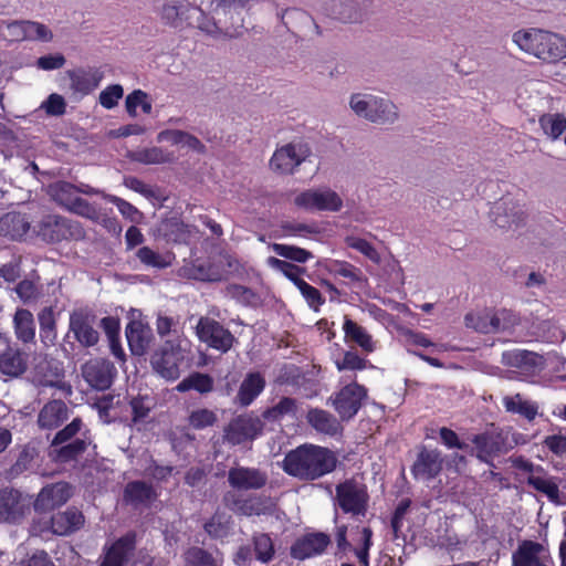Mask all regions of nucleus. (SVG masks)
Returning a JSON list of instances; mask_svg holds the SVG:
<instances>
[{
	"mask_svg": "<svg viewBox=\"0 0 566 566\" xmlns=\"http://www.w3.org/2000/svg\"><path fill=\"white\" fill-rule=\"evenodd\" d=\"M337 464L338 458L333 450L305 443L285 454L282 468L301 481H315L334 472Z\"/></svg>",
	"mask_w": 566,
	"mask_h": 566,
	"instance_id": "1",
	"label": "nucleus"
},
{
	"mask_svg": "<svg viewBox=\"0 0 566 566\" xmlns=\"http://www.w3.org/2000/svg\"><path fill=\"white\" fill-rule=\"evenodd\" d=\"M513 41L524 52L548 63L566 57V39L542 29L517 31Z\"/></svg>",
	"mask_w": 566,
	"mask_h": 566,
	"instance_id": "2",
	"label": "nucleus"
},
{
	"mask_svg": "<svg viewBox=\"0 0 566 566\" xmlns=\"http://www.w3.org/2000/svg\"><path fill=\"white\" fill-rule=\"evenodd\" d=\"M338 507L345 514L365 516L369 507V493L365 483L355 478L346 479L335 488Z\"/></svg>",
	"mask_w": 566,
	"mask_h": 566,
	"instance_id": "3",
	"label": "nucleus"
},
{
	"mask_svg": "<svg viewBox=\"0 0 566 566\" xmlns=\"http://www.w3.org/2000/svg\"><path fill=\"white\" fill-rule=\"evenodd\" d=\"M36 233L46 243L81 240L85 235L80 222L56 214L43 217L38 224Z\"/></svg>",
	"mask_w": 566,
	"mask_h": 566,
	"instance_id": "4",
	"label": "nucleus"
},
{
	"mask_svg": "<svg viewBox=\"0 0 566 566\" xmlns=\"http://www.w3.org/2000/svg\"><path fill=\"white\" fill-rule=\"evenodd\" d=\"M350 107L358 116L378 124L392 123L398 116L394 103L374 95L354 94Z\"/></svg>",
	"mask_w": 566,
	"mask_h": 566,
	"instance_id": "5",
	"label": "nucleus"
},
{
	"mask_svg": "<svg viewBox=\"0 0 566 566\" xmlns=\"http://www.w3.org/2000/svg\"><path fill=\"white\" fill-rule=\"evenodd\" d=\"M368 397L367 388L353 381L329 397L333 408L343 421L353 419L360 408L364 400Z\"/></svg>",
	"mask_w": 566,
	"mask_h": 566,
	"instance_id": "6",
	"label": "nucleus"
},
{
	"mask_svg": "<svg viewBox=\"0 0 566 566\" xmlns=\"http://www.w3.org/2000/svg\"><path fill=\"white\" fill-rule=\"evenodd\" d=\"M470 440L473 447L469 446L467 452L491 467L495 457L507 451L506 438L502 432L484 431L473 434Z\"/></svg>",
	"mask_w": 566,
	"mask_h": 566,
	"instance_id": "7",
	"label": "nucleus"
},
{
	"mask_svg": "<svg viewBox=\"0 0 566 566\" xmlns=\"http://www.w3.org/2000/svg\"><path fill=\"white\" fill-rule=\"evenodd\" d=\"M294 203L307 211L337 212L343 208V199L329 188L302 191L295 197Z\"/></svg>",
	"mask_w": 566,
	"mask_h": 566,
	"instance_id": "8",
	"label": "nucleus"
},
{
	"mask_svg": "<svg viewBox=\"0 0 566 566\" xmlns=\"http://www.w3.org/2000/svg\"><path fill=\"white\" fill-rule=\"evenodd\" d=\"M264 423L261 418L253 415H240L233 418L224 428V440L239 446L248 440L255 439L263 431Z\"/></svg>",
	"mask_w": 566,
	"mask_h": 566,
	"instance_id": "9",
	"label": "nucleus"
},
{
	"mask_svg": "<svg viewBox=\"0 0 566 566\" xmlns=\"http://www.w3.org/2000/svg\"><path fill=\"white\" fill-rule=\"evenodd\" d=\"M117 375L115 365L106 358H92L82 366L84 380L95 390L111 388Z\"/></svg>",
	"mask_w": 566,
	"mask_h": 566,
	"instance_id": "10",
	"label": "nucleus"
},
{
	"mask_svg": "<svg viewBox=\"0 0 566 566\" xmlns=\"http://www.w3.org/2000/svg\"><path fill=\"white\" fill-rule=\"evenodd\" d=\"M185 356L179 346L167 342L151 357L154 370L167 380H176L180 376V365Z\"/></svg>",
	"mask_w": 566,
	"mask_h": 566,
	"instance_id": "11",
	"label": "nucleus"
},
{
	"mask_svg": "<svg viewBox=\"0 0 566 566\" xmlns=\"http://www.w3.org/2000/svg\"><path fill=\"white\" fill-rule=\"evenodd\" d=\"M30 500L19 490L3 488L0 490V522L17 524L30 510Z\"/></svg>",
	"mask_w": 566,
	"mask_h": 566,
	"instance_id": "12",
	"label": "nucleus"
},
{
	"mask_svg": "<svg viewBox=\"0 0 566 566\" xmlns=\"http://www.w3.org/2000/svg\"><path fill=\"white\" fill-rule=\"evenodd\" d=\"M197 334L209 347L227 353L233 345L234 337L219 322L201 317L197 325Z\"/></svg>",
	"mask_w": 566,
	"mask_h": 566,
	"instance_id": "13",
	"label": "nucleus"
},
{
	"mask_svg": "<svg viewBox=\"0 0 566 566\" xmlns=\"http://www.w3.org/2000/svg\"><path fill=\"white\" fill-rule=\"evenodd\" d=\"M137 535L130 531L104 548L99 566H126L136 551Z\"/></svg>",
	"mask_w": 566,
	"mask_h": 566,
	"instance_id": "14",
	"label": "nucleus"
},
{
	"mask_svg": "<svg viewBox=\"0 0 566 566\" xmlns=\"http://www.w3.org/2000/svg\"><path fill=\"white\" fill-rule=\"evenodd\" d=\"M552 556L543 544L524 539L512 554V566H549Z\"/></svg>",
	"mask_w": 566,
	"mask_h": 566,
	"instance_id": "15",
	"label": "nucleus"
},
{
	"mask_svg": "<svg viewBox=\"0 0 566 566\" xmlns=\"http://www.w3.org/2000/svg\"><path fill=\"white\" fill-rule=\"evenodd\" d=\"M228 483L238 491L261 490L268 483V474L258 468L238 465L228 471Z\"/></svg>",
	"mask_w": 566,
	"mask_h": 566,
	"instance_id": "16",
	"label": "nucleus"
},
{
	"mask_svg": "<svg viewBox=\"0 0 566 566\" xmlns=\"http://www.w3.org/2000/svg\"><path fill=\"white\" fill-rule=\"evenodd\" d=\"M72 495V488L66 482L48 484L39 492L33 507L36 512H49L65 504Z\"/></svg>",
	"mask_w": 566,
	"mask_h": 566,
	"instance_id": "17",
	"label": "nucleus"
},
{
	"mask_svg": "<svg viewBox=\"0 0 566 566\" xmlns=\"http://www.w3.org/2000/svg\"><path fill=\"white\" fill-rule=\"evenodd\" d=\"M29 367V354L18 344H8L0 352V374L10 379L21 377Z\"/></svg>",
	"mask_w": 566,
	"mask_h": 566,
	"instance_id": "18",
	"label": "nucleus"
},
{
	"mask_svg": "<svg viewBox=\"0 0 566 566\" xmlns=\"http://www.w3.org/2000/svg\"><path fill=\"white\" fill-rule=\"evenodd\" d=\"M69 332L84 348L94 347L99 340V333L94 327V319L83 312H73L70 315Z\"/></svg>",
	"mask_w": 566,
	"mask_h": 566,
	"instance_id": "19",
	"label": "nucleus"
},
{
	"mask_svg": "<svg viewBox=\"0 0 566 566\" xmlns=\"http://www.w3.org/2000/svg\"><path fill=\"white\" fill-rule=\"evenodd\" d=\"M331 543L327 534L317 532L310 533L297 538L291 546V556L298 560H304L325 552Z\"/></svg>",
	"mask_w": 566,
	"mask_h": 566,
	"instance_id": "20",
	"label": "nucleus"
},
{
	"mask_svg": "<svg viewBox=\"0 0 566 566\" xmlns=\"http://www.w3.org/2000/svg\"><path fill=\"white\" fill-rule=\"evenodd\" d=\"M491 216L494 223L502 229L518 227L526 218L522 207L507 197H503L494 203Z\"/></svg>",
	"mask_w": 566,
	"mask_h": 566,
	"instance_id": "21",
	"label": "nucleus"
},
{
	"mask_svg": "<svg viewBox=\"0 0 566 566\" xmlns=\"http://www.w3.org/2000/svg\"><path fill=\"white\" fill-rule=\"evenodd\" d=\"M442 470V459L438 450H428L422 448L411 467V473L415 479L431 480Z\"/></svg>",
	"mask_w": 566,
	"mask_h": 566,
	"instance_id": "22",
	"label": "nucleus"
},
{
	"mask_svg": "<svg viewBox=\"0 0 566 566\" xmlns=\"http://www.w3.org/2000/svg\"><path fill=\"white\" fill-rule=\"evenodd\" d=\"M70 417L67 405L61 399L49 400L38 415V426L44 430L60 428Z\"/></svg>",
	"mask_w": 566,
	"mask_h": 566,
	"instance_id": "23",
	"label": "nucleus"
},
{
	"mask_svg": "<svg viewBox=\"0 0 566 566\" xmlns=\"http://www.w3.org/2000/svg\"><path fill=\"white\" fill-rule=\"evenodd\" d=\"M85 517L76 507H67L63 512H57L51 517V531L59 536L71 535L84 525Z\"/></svg>",
	"mask_w": 566,
	"mask_h": 566,
	"instance_id": "24",
	"label": "nucleus"
},
{
	"mask_svg": "<svg viewBox=\"0 0 566 566\" xmlns=\"http://www.w3.org/2000/svg\"><path fill=\"white\" fill-rule=\"evenodd\" d=\"M222 502L230 511L239 516H253L261 515L263 510L261 509V501L256 496H243L239 493L228 491Z\"/></svg>",
	"mask_w": 566,
	"mask_h": 566,
	"instance_id": "25",
	"label": "nucleus"
},
{
	"mask_svg": "<svg viewBox=\"0 0 566 566\" xmlns=\"http://www.w3.org/2000/svg\"><path fill=\"white\" fill-rule=\"evenodd\" d=\"M266 380L260 371H250L242 380L235 396L241 407L250 406L265 389Z\"/></svg>",
	"mask_w": 566,
	"mask_h": 566,
	"instance_id": "26",
	"label": "nucleus"
},
{
	"mask_svg": "<svg viewBox=\"0 0 566 566\" xmlns=\"http://www.w3.org/2000/svg\"><path fill=\"white\" fill-rule=\"evenodd\" d=\"M156 499L157 492L145 481H130L124 488L123 501L134 507L147 506Z\"/></svg>",
	"mask_w": 566,
	"mask_h": 566,
	"instance_id": "27",
	"label": "nucleus"
},
{
	"mask_svg": "<svg viewBox=\"0 0 566 566\" xmlns=\"http://www.w3.org/2000/svg\"><path fill=\"white\" fill-rule=\"evenodd\" d=\"M307 423L317 432L335 437L343 432V426L337 418L321 408H311L306 415Z\"/></svg>",
	"mask_w": 566,
	"mask_h": 566,
	"instance_id": "28",
	"label": "nucleus"
},
{
	"mask_svg": "<svg viewBox=\"0 0 566 566\" xmlns=\"http://www.w3.org/2000/svg\"><path fill=\"white\" fill-rule=\"evenodd\" d=\"M304 158V154H300L294 144H287L274 151L270 160V166L280 174L289 175L294 171V168L297 167Z\"/></svg>",
	"mask_w": 566,
	"mask_h": 566,
	"instance_id": "29",
	"label": "nucleus"
},
{
	"mask_svg": "<svg viewBox=\"0 0 566 566\" xmlns=\"http://www.w3.org/2000/svg\"><path fill=\"white\" fill-rule=\"evenodd\" d=\"M502 361L509 367L533 374L543 364V357L534 352L517 348L504 352Z\"/></svg>",
	"mask_w": 566,
	"mask_h": 566,
	"instance_id": "30",
	"label": "nucleus"
},
{
	"mask_svg": "<svg viewBox=\"0 0 566 566\" xmlns=\"http://www.w3.org/2000/svg\"><path fill=\"white\" fill-rule=\"evenodd\" d=\"M30 230V221L24 213L8 212L0 218V235L11 240L22 239Z\"/></svg>",
	"mask_w": 566,
	"mask_h": 566,
	"instance_id": "31",
	"label": "nucleus"
},
{
	"mask_svg": "<svg viewBox=\"0 0 566 566\" xmlns=\"http://www.w3.org/2000/svg\"><path fill=\"white\" fill-rule=\"evenodd\" d=\"M15 338L23 345L35 344V322L27 308H18L12 319Z\"/></svg>",
	"mask_w": 566,
	"mask_h": 566,
	"instance_id": "32",
	"label": "nucleus"
},
{
	"mask_svg": "<svg viewBox=\"0 0 566 566\" xmlns=\"http://www.w3.org/2000/svg\"><path fill=\"white\" fill-rule=\"evenodd\" d=\"M90 444V430L85 429L82 432V438H76L67 443L55 447L54 458L63 463L75 461L87 450Z\"/></svg>",
	"mask_w": 566,
	"mask_h": 566,
	"instance_id": "33",
	"label": "nucleus"
},
{
	"mask_svg": "<svg viewBox=\"0 0 566 566\" xmlns=\"http://www.w3.org/2000/svg\"><path fill=\"white\" fill-rule=\"evenodd\" d=\"M325 10L333 19L344 23H354L361 19L358 3L355 0H332Z\"/></svg>",
	"mask_w": 566,
	"mask_h": 566,
	"instance_id": "34",
	"label": "nucleus"
},
{
	"mask_svg": "<svg viewBox=\"0 0 566 566\" xmlns=\"http://www.w3.org/2000/svg\"><path fill=\"white\" fill-rule=\"evenodd\" d=\"M40 340L45 348L55 345L57 338L56 317L52 306L43 307L38 313Z\"/></svg>",
	"mask_w": 566,
	"mask_h": 566,
	"instance_id": "35",
	"label": "nucleus"
},
{
	"mask_svg": "<svg viewBox=\"0 0 566 566\" xmlns=\"http://www.w3.org/2000/svg\"><path fill=\"white\" fill-rule=\"evenodd\" d=\"M130 159L144 165H159L174 163L176 160V156L172 151L154 146L133 151L130 154Z\"/></svg>",
	"mask_w": 566,
	"mask_h": 566,
	"instance_id": "36",
	"label": "nucleus"
},
{
	"mask_svg": "<svg viewBox=\"0 0 566 566\" xmlns=\"http://www.w3.org/2000/svg\"><path fill=\"white\" fill-rule=\"evenodd\" d=\"M71 88L83 95L94 91L102 80V74L96 70L94 72L77 70L70 72Z\"/></svg>",
	"mask_w": 566,
	"mask_h": 566,
	"instance_id": "37",
	"label": "nucleus"
},
{
	"mask_svg": "<svg viewBox=\"0 0 566 566\" xmlns=\"http://www.w3.org/2000/svg\"><path fill=\"white\" fill-rule=\"evenodd\" d=\"M343 331L346 339L357 344L365 352L370 353L374 350L375 346L371 335L363 326L347 316H345L344 319Z\"/></svg>",
	"mask_w": 566,
	"mask_h": 566,
	"instance_id": "38",
	"label": "nucleus"
},
{
	"mask_svg": "<svg viewBox=\"0 0 566 566\" xmlns=\"http://www.w3.org/2000/svg\"><path fill=\"white\" fill-rule=\"evenodd\" d=\"M297 401L291 397H282L277 403L262 412V419L270 422L281 421L285 416L296 417Z\"/></svg>",
	"mask_w": 566,
	"mask_h": 566,
	"instance_id": "39",
	"label": "nucleus"
},
{
	"mask_svg": "<svg viewBox=\"0 0 566 566\" xmlns=\"http://www.w3.org/2000/svg\"><path fill=\"white\" fill-rule=\"evenodd\" d=\"M231 516L226 512L217 510L212 516L203 524L205 532L214 539L224 538L229 535L231 528Z\"/></svg>",
	"mask_w": 566,
	"mask_h": 566,
	"instance_id": "40",
	"label": "nucleus"
},
{
	"mask_svg": "<svg viewBox=\"0 0 566 566\" xmlns=\"http://www.w3.org/2000/svg\"><path fill=\"white\" fill-rule=\"evenodd\" d=\"M538 124L544 134L553 140L566 132V116L560 113H545L539 116Z\"/></svg>",
	"mask_w": 566,
	"mask_h": 566,
	"instance_id": "41",
	"label": "nucleus"
},
{
	"mask_svg": "<svg viewBox=\"0 0 566 566\" xmlns=\"http://www.w3.org/2000/svg\"><path fill=\"white\" fill-rule=\"evenodd\" d=\"M126 338L134 355H143L148 346V337L144 326L136 321H130L126 326Z\"/></svg>",
	"mask_w": 566,
	"mask_h": 566,
	"instance_id": "42",
	"label": "nucleus"
},
{
	"mask_svg": "<svg viewBox=\"0 0 566 566\" xmlns=\"http://www.w3.org/2000/svg\"><path fill=\"white\" fill-rule=\"evenodd\" d=\"M212 389L213 378L208 374H202L199 371L190 374L177 385V390L180 392L196 390L199 394H208L212 391Z\"/></svg>",
	"mask_w": 566,
	"mask_h": 566,
	"instance_id": "43",
	"label": "nucleus"
},
{
	"mask_svg": "<svg viewBox=\"0 0 566 566\" xmlns=\"http://www.w3.org/2000/svg\"><path fill=\"white\" fill-rule=\"evenodd\" d=\"M252 545L255 559L269 564L275 556V546L272 537L268 533H254L252 535Z\"/></svg>",
	"mask_w": 566,
	"mask_h": 566,
	"instance_id": "44",
	"label": "nucleus"
},
{
	"mask_svg": "<svg viewBox=\"0 0 566 566\" xmlns=\"http://www.w3.org/2000/svg\"><path fill=\"white\" fill-rule=\"evenodd\" d=\"M50 197L61 207L67 209L72 203V199L77 196V186L69 181H56L49 186Z\"/></svg>",
	"mask_w": 566,
	"mask_h": 566,
	"instance_id": "45",
	"label": "nucleus"
},
{
	"mask_svg": "<svg viewBox=\"0 0 566 566\" xmlns=\"http://www.w3.org/2000/svg\"><path fill=\"white\" fill-rule=\"evenodd\" d=\"M135 255L146 268L161 270L171 265L170 254H161L146 245L139 248Z\"/></svg>",
	"mask_w": 566,
	"mask_h": 566,
	"instance_id": "46",
	"label": "nucleus"
},
{
	"mask_svg": "<svg viewBox=\"0 0 566 566\" xmlns=\"http://www.w3.org/2000/svg\"><path fill=\"white\" fill-rule=\"evenodd\" d=\"M503 405L506 411L518 413L528 420H533L537 415V407L526 400H523L520 394L504 397Z\"/></svg>",
	"mask_w": 566,
	"mask_h": 566,
	"instance_id": "47",
	"label": "nucleus"
},
{
	"mask_svg": "<svg viewBox=\"0 0 566 566\" xmlns=\"http://www.w3.org/2000/svg\"><path fill=\"white\" fill-rule=\"evenodd\" d=\"M326 269L329 274L348 279L352 283L365 281L361 270L346 261L333 260Z\"/></svg>",
	"mask_w": 566,
	"mask_h": 566,
	"instance_id": "48",
	"label": "nucleus"
},
{
	"mask_svg": "<svg viewBox=\"0 0 566 566\" xmlns=\"http://www.w3.org/2000/svg\"><path fill=\"white\" fill-rule=\"evenodd\" d=\"M10 27L18 28L22 31V39L50 41L52 32L42 23L33 21L14 22Z\"/></svg>",
	"mask_w": 566,
	"mask_h": 566,
	"instance_id": "49",
	"label": "nucleus"
},
{
	"mask_svg": "<svg viewBox=\"0 0 566 566\" xmlns=\"http://www.w3.org/2000/svg\"><path fill=\"white\" fill-rule=\"evenodd\" d=\"M526 483L537 492L545 494L551 501H556L559 497L557 483L553 479L546 478L544 473L543 475L530 474Z\"/></svg>",
	"mask_w": 566,
	"mask_h": 566,
	"instance_id": "50",
	"label": "nucleus"
},
{
	"mask_svg": "<svg viewBox=\"0 0 566 566\" xmlns=\"http://www.w3.org/2000/svg\"><path fill=\"white\" fill-rule=\"evenodd\" d=\"M268 264L274 270L283 273L284 276L287 277L295 286H298V284L304 280L301 275L305 272V269L291 262L270 256L268 259Z\"/></svg>",
	"mask_w": 566,
	"mask_h": 566,
	"instance_id": "51",
	"label": "nucleus"
},
{
	"mask_svg": "<svg viewBox=\"0 0 566 566\" xmlns=\"http://www.w3.org/2000/svg\"><path fill=\"white\" fill-rule=\"evenodd\" d=\"M272 250L277 255L297 263H305L314 258L311 251L296 245L274 243Z\"/></svg>",
	"mask_w": 566,
	"mask_h": 566,
	"instance_id": "52",
	"label": "nucleus"
},
{
	"mask_svg": "<svg viewBox=\"0 0 566 566\" xmlns=\"http://www.w3.org/2000/svg\"><path fill=\"white\" fill-rule=\"evenodd\" d=\"M126 112L129 116H137V107L139 106L144 114L151 113V103L148 99V95L146 92L142 90H135L130 94L126 96L125 101Z\"/></svg>",
	"mask_w": 566,
	"mask_h": 566,
	"instance_id": "53",
	"label": "nucleus"
},
{
	"mask_svg": "<svg viewBox=\"0 0 566 566\" xmlns=\"http://www.w3.org/2000/svg\"><path fill=\"white\" fill-rule=\"evenodd\" d=\"M520 322L518 316L511 310H497L491 317L490 324L494 332H506Z\"/></svg>",
	"mask_w": 566,
	"mask_h": 566,
	"instance_id": "54",
	"label": "nucleus"
},
{
	"mask_svg": "<svg viewBox=\"0 0 566 566\" xmlns=\"http://www.w3.org/2000/svg\"><path fill=\"white\" fill-rule=\"evenodd\" d=\"M84 428V422L82 418L75 417L70 423H67L64 428L60 429L51 441V447L55 448L60 444L70 442L76 439V436L82 432Z\"/></svg>",
	"mask_w": 566,
	"mask_h": 566,
	"instance_id": "55",
	"label": "nucleus"
},
{
	"mask_svg": "<svg viewBox=\"0 0 566 566\" xmlns=\"http://www.w3.org/2000/svg\"><path fill=\"white\" fill-rule=\"evenodd\" d=\"M187 566H219L212 554L201 547H190L185 554Z\"/></svg>",
	"mask_w": 566,
	"mask_h": 566,
	"instance_id": "56",
	"label": "nucleus"
},
{
	"mask_svg": "<svg viewBox=\"0 0 566 566\" xmlns=\"http://www.w3.org/2000/svg\"><path fill=\"white\" fill-rule=\"evenodd\" d=\"M296 287L306 301L308 307L314 312H318L321 306L325 303V297L319 290L307 283L305 280H303Z\"/></svg>",
	"mask_w": 566,
	"mask_h": 566,
	"instance_id": "57",
	"label": "nucleus"
},
{
	"mask_svg": "<svg viewBox=\"0 0 566 566\" xmlns=\"http://www.w3.org/2000/svg\"><path fill=\"white\" fill-rule=\"evenodd\" d=\"M190 427L196 430H201L211 427L217 421V416L212 410L201 408L193 410L188 418Z\"/></svg>",
	"mask_w": 566,
	"mask_h": 566,
	"instance_id": "58",
	"label": "nucleus"
},
{
	"mask_svg": "<svg viewBox=\"0 0 566 566\" xmlns=\"http://www.w3.org/2000/svg\"><path fill=\"white\" fill-rule=\"evenodd\" d=\"M106 199L108 202L116 206V208L118 209L120 214L124 218L128 219L129 221L137 223L143 218L142 212L135 206H133L130 202L126 201L125 199L119 198L114 195H108L106 197Z\"/></svg>",
	"mask_w": 566,
	"mask_h": 566,
	"instance_id": "59",
	"label": "nucleus"
},
{
	"mask_svg": "<svg viewBox=\"0 0 566 566\" xmlns=\"http://www.w3.org/2000/svg\"><path fill=\"white\" fill-rule=\"evenodd\" d=\"M129 406L132 408V421L134 423L144 421L151 410L147 396L138 395L137 397H133L129 401Z\"/></svg>",
	"mask_w": 566,
	"mask_h": 566,
	"instance_id": "60",
	"label": "nucleus"
},
{
	"mask_svg": "<svg viewBox=\"0 0 566 566\" xmlns=\"http://www.w3.org/2000/svg\"><path fill=\"white\" fill-rule=\"evenodd\" d=\"M280 230L279 237H304L307 233L316 232L315 227L295 221H283L280 224Z\"/></svg>",
	"mask_w": 566,
	"mask_h": 566,
	"instance_id": "61",
	"label": "nucleus"
},
{
	"mask_svg": "<svg viewBox=\"0 0 566 566\" xmlns=\"http://www.w3.org/2000/svg\"><path fill=\"white\" fill-rule=\"evenodd\" d=\"M41 108H43L49 116H62L66 113V102L62 95L52 93L41 104Z\"/></svg>",
	"mask_w": 566,
	"mask_h": 566,
	"instance_id": "62",
	"label": "nucleus"
},
{
	"mask_svg": "<svg viewBox=\"0 0 566 566\" xmlns=\"http://www.w3.org/2000/svg\"><path fill=\"white\" fill-rule=\"evenodd\" d=\"M123 95L124 90L122 85H109L101 92L99 104L106 109H112L118 104V101L123 97Z\"/></svg>",
	"mask_w": 566,
	"mask_h": 566,
	"instance_id": "63",
	"label": "nucleus"
},
{
	"mask_svg": "<svg viewBox=\"0 0 566 566\" xmlns=\"http://www.w3.org/2000/svg\"><path fill=\"white\" fill-rule=\"evenodd\" d=\"M406 346L408 350L413 353L415 350L411 347H433L438 348L439 346L430 340V338L422 332H416L408 329L403 334Z\"/></svg>",
	"mask_w": 566,
	"mask_h": 566,
	"instance_id": "64",
	"label": "nucleus"
}]
</instances>
